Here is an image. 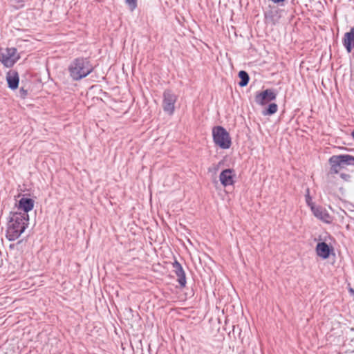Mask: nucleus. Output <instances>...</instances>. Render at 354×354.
Instances as JSON below:
<instances>
[{"mask_svg": "<svg viewBox=\"0 0 354 354\" xmlns=\"http://www.w3.org/2000/svg\"><path fill=\"white\" fill-rule=\"evenodd\" d=\"M28 224V214L10 212L7 224L6 237L10 241L17 240L24 232Z\"/></svg>", "mask_w": 354, "mask_h": 354, "instance_id": "f257e3e1", "label": "nucleus"}, {"mask_svg": "<svg viewBox=\"0 0 354 354\" xmlns=\"http://www.w3.org/2000/svg\"><path fill=\"white\" fill-rule=\"evenodd\" d=\"M93 67L87 58L78 57L71 62L68 66L70 77L74 81H79L88 76Z\"/></svg>", "mask_w": 354, "mask_h": 354, "instance_id": "f03ea898", "label": "nucleus"}, {"mask_svg": "<svg viewBox=\"0 0 354 354\" xmlns=\"http://www.w3.org/2000/svg\"><path fill=\"white\" fill-rule=\"evenodd\" d=\"M213 140L220 148L229 149L231 146V138L229 133L221 126H217L212 130Z\"/></svg>", "mask_w": 354, "mask_h": 354, "instance_id": "7ed1b4c3", "label": "nucleus"}, {"mask_svg": "<svg viewBox=\"0 0 354 354\" xmlns=\"http://www.w3.org/2000/svg\"><path fill=\"white\" fill-rule=\"evenodd\" d=\"M331 171L337 174L341 167L348 165H354V156L349 154L332 156L328 160Z\"/></svg>", "mask_w": 354, "mask_h": 354, "instance_id": "20e7f679", "label": "nucleus"}, {"mask_svg": "<svg viewBox=\"0 0 354 354\" xmlns=\"http://www.w3.org/2000/svg\"><path fill=\"white\" fill-rule=\"evenodd\" d=\"M19 59L15 48H7L0 51V61L6 67H12Z\"/></svg>", "mask_w": 354, "mask_h": 354, "instance_id": "39448f33", "label": "nucleus"}, {"mask_svg": "<svg viewBox=\"0 0 354 354\" xmlns=\"http://www.w3.org/2000/svg\"><path fill=\"white\" fill-rule=\"evenodd\" d=\"M177 96L171 91H165L163 93L162 109L169 115H173Z\"/></svg>", "mask_w": 354, "mask_h": 354, "instance_id": "423d86ee", "label": "nucleus"}, {"mask_svg": "<svg viewBox=\"0 0 354 354\" xmlns=\"http://www.w3.org/2000/svg\"><path fill=\"white\" fill-rule=\"evenodd\" d=\"M277 94L272 89H266L261 93H257L255 95V102L257 104L263 106L270 101L274 100Z\"/></svg>", "mask_w": 354, "mask_h": 354, "instance_id": "0eeeda50", "label": "nucleus"}, {"mask_svg": "<svg viewBox=\"0 0 354 354\" xmlns=\"http://www.w3.org/2000/svg\"><path fill=\"white\" fill-rule=\"evenodd\" d=\"M235 177L234 171L232 169H224L219 176L221 183L227 187L234 184V178Z\"/></svg>", "mask_w": 354, "mask_h": 354, "instance_id": "6e6552de", "label": "nucleus"}, {"mask_svg": "<svg viewBox=\"0 0 354 354\" xmlns=\"http://www.w3.org/2000/svg\"><path fill=\"white\" fill-rule=\"evenodd\" d=\"M333 251V248L330 247L325 242H319L316 246V253L317 256L326 259L329 257L330 252Z\"/></svg>", "mask_w": 354, "mask_h": 354, "instance_id": "1a4fd4ad", "label": "nucleus"}, {"mask_svg": "<svg viewBox=\"0 0 354 354\" xmlns=\"http://www.w3.org/2000/svg\"><path fill=\"white\" fill-rule=\"evenodd\" d=\"M172 265L174 268V272L178 277V282L181 287H185L186 285V277L182 266L177 261H175Z\"/></svg>", "mask_w": 354, "mask_h": 354, "instance_id": "9d476101", "label": "nucleus"}, {"mask_svg": "<svg viewBox=\"0 0 354 354\" xmlns=\"http://www.w3.org/2000/svg\"><path fill=\"white\" fill-rule=\"evenodd\" d=\"M343 45L348 53H351L354 48V27H352L349 32L344 34Z\"/></svg>", "mask_w": 354, "mask_h": 354, "instance_id": "9b49d317", "label": "nucleus"}, {"mask_svg": "<svg viewBox=\"0 0 354 354\" xmlns=\"http://www.w3.org/2000/svg\"><path fill=\"white\" fill-rule=\"evenodd\" d=\"M35 202L32 198L22 197L19 201V209L24 211L23 213L28 214L34 207Z\"/></svg>", "mask_w": 354, "mask_h": 354, "instance_id": "f8f14e48", "label": "nucleus"}, {"mask_svg": "<svg viewBox=\"0 0 354 354\" xmlns=\"http://www.w3.org/2000/svg\"><path fill=\"white\" fill-rule=\"evenodd\" d=\"M6 80L10 88L16 89L18 87L19 78L16 71H9L6 75Z\"/></svg>", "mask_w": 354, "mask_h": 354, "instance_id": "ddd939ff", "label": "nucleus"}, {"mask_svg": "<svg viewBox=\"0 0 354 354\" xmlns=\"http://www.w3.org/2000/svg\"><path fill=\"white\" fill-rule=\"evenodd\" d=\"M311 210L313 212V214L318 218L328 222V219L330 218L329 214L327 212L320 207L312 206Z\"/></svg>", "mask_w": 354, "mask_h": 354, "instance_id": "4468645a", "label": "nucleus"}, {"mask_svg": "<svg viewBox=\"0 0 354 354\" xmlns=\"http://www.w3.org/2000/svg\"><path fill=\"white\" fill-rule=\"evenodd\" d=\"M239 77L241 79L239 85L241 87L245 86L248 84L250 80L248 73L245 71H241L239 73Z\"/></svg>", "mask_w": 354, "mask_h": 354, "instance_id": "2eb2a0df", "label": "nucleus"}, {"mask_svg": "<svg viewBox=\"0 0 354 354\" xmlns=\"http://www.w3.org/2000/svg\"><path fill=\"white\" fill-rule=\"evenodd\" d=\"M278 110V106L275 103H271L268 105V109L263 111V115H270L275 113Z\"/></svg>", "mask_w": 354, "mask_h": 354, "instance_id": "dca6fc26", "label": "nucleus"}, {"mask_svg": "<svg viewBox=\"0 0 354 354\" xmlns=\"http://www.w3.org/2000/svg\"><path fill=\"white\" fill-rule=\"evenodd\" d=\"M137 1L138 0H125L126 5L131 12L135 10L137 8Z\"/></svg>", "mask_w": 354, "mask_h": 354, "instance_id": "f3484780", "label": "nucleus"}, {"mask_svg": "<svg viewBox=\"0 0 354 354\" xmlns=\"http://www.w3.org/2000/svg\"><path fill=\"white\" fill-rule=\"evenodd\" d=\"M306 192H307V193H306V194L305 196L306 201L307 205L311 207L312 206H314L313 203L312 202V198L310 196L309 189H307Z\"/></svg>", "mask_w": 354, "mask_h": 354, "instance_id": "a211bd4d", "label": "nucleus"}, {"mask_svg": "<svg viewBox=\"0 0 354 354\" xmlns=\"http://www.w3.org/2000/svg\"><path fill=\"white\" fill-rule=\"evenodd\" d=\"M341 176H342V178H346V174H341Z\"/></svg>", "mask_w": 354, "mask_h": 354, "instance_id": "6ab92c4d", "label": "nucleus"}, {"mask_svg": "<svg viewBox=\"0 0 354 354\" xmlns=\"http://www.w3.org/2000/svg\"><path fill=\"white\" fill-rule=\"evenodd\" d=\"M350 292L351 293L354 294V290L352 288L350 289Z\"/></svg>", "mask_w": 354, "mask_h": 354, "instance_id": "aec40b11", "label": "nucleus"}, {"mask_svg": "<svg viewBox=\"0 0 354 354\" xmlns=\"http://www.w3.org/2000/svg\"><path fill=\"white\" fill-rule=\"evenodd\" d=\"M351 136H352L353 138L354 139V130L353 131Z\"/></svg>", "mask_w": 354, "mask_h": 354, "instance_id": "412c9836", "label": "nucleus"}]
</instances>
